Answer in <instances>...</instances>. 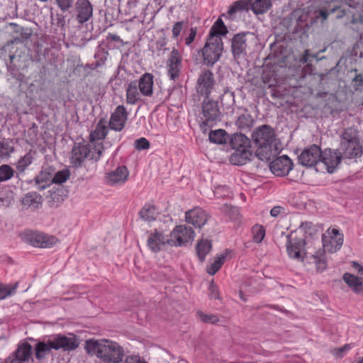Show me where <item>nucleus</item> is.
I'll return each instance as SVG.
<instances>
[{"instance_id":"obj_1","label":"nucleus","mask_w":363,"mask_h":363,"mask_svg":"<svg viewBox=\"0 0 363 363\" xmlns=\"http://www.w3.org/2000/svg\"><path fill=\"white\" fill-rule=\"evenodd\" d=\"M84 349L89 355L96 356L99 363H121L125 356L123 347L107 339H89L85 342Z\"/></svg>"},{"instance_id":"obj_2","label":"nucleus","mask_w":363,"mask_h":363,"mask_svg":"<svg viewBox=\"0 0 363 363\" xmlns=\"http://www.w3.org/2000/svg\"><path fill=\"white\" fill-rule=\"evenodd\" d=\"M227 33V27L219 18L211 28L206 42L201 50L204 65L212 67L220 60L223 50L221 36Z\"/></svg>"},{"instance_id":"obj_3","label":"nucleus","mask_w":363,"mask_h":363,"mask_svg":"<svg viewBox=\"0 0 363 363\" xmlns=\"http://www.w3.org/2000/svg\"><path fill=\"white\" fill-rule=\"evenodd\" d=\"M79 345V340L72 333L65 335L61 333L52 334L43 338L35 345V357L41 361L49 354L52 350L70 352Z\"/></svg>"},{"instance_id":"obj_4","label":"nucleus","mask_w":363,"mask_h":363,"mask_svg":"<svg viewBox=\"0 0 363 363\" xmlns=\"http://www.w3.org/2000/svg\"><path fill=\"white\" fill-rule=\"evenodd\" d=\"M275 131L269 125H262L256 128L252 134V138L257 146L256 150L257 157L262 161H269L273 155L272 148L275 140Z\"/></svg>"},{"instance_id":"obj_5","label":"nucleus","mask_w":363,"mask_h":363,"mask_svg":"<svg viewBox=\"0 0 363 363\" xmlns=\"http://www.w3.org/2000/svg\"><path fill=\"white\" fill-rule=\"evenodd\" d=\"M337 150L342 158L354 159L362 156V147L358 138L357 129L347 128L343 131Z\"/></svg>"},{"instance_id":"obj_6","label":"nucleus","mask_w":363,"mask_h":363,"mask_svg":"<svg viewBox=\"0 0 363 363\" xmlns=\"http://www.w3.org/2000/svg\"><path fill=\"white\" fill-rule=\"evenodd\" d=\"M103 150L101 144L94 147L90 143H75L71 152V163L74 167H79L86 159L97 161L101 157Z\"/></svg>"},{"instance_id":"obj_7","label":"nucleus","mask_w":363,"mask_h":363,"mask_svg":"<svg viewBox=\"0 0 363 363\" xmlns=\"http://www.w3.org/2000/svg\"><path fill=\"white\" fill-rule=\"evenodd\" d=\"M221 113L218 102L216 100L206 98L201 104L200 116V126L203 132L216 125L220 118Z\"/></svg>"},{"instance_id":"obj_8","label":"nucleus","mask_w":363,"mask_h":363,"mask_svg":"<svg viewBox=\"0 0 363 363\" xmlns=\"http://www.w3.org/2000/svg\"><path fill=\"white\" fill-rule=\"evenodd\" d=\"M21 237L24 241L35 247H51L57 240L54 236L33 231L24 232L21 235Z\"/></svg>"},{"instance_id":"obj_9","label":"nucleus","mask_w":363,"mask_h":363,"mask_svg":"<svg viewBox=\"0 0 363 363\" xmlns=\"http://www.w3.org/2000/svg\"><path fill=\"white\" fill-rule=\"evenodd\" d=\"M195 233L191 227L177 225L169 234L170 246L180 247L192 241Z\"/></svg>"},{"instance_id":"obj_10","label":"nucleus","mask_w":363,"mask_h":363,"mask_svg":"<svg viewBox=\"0 0 363 363\" xmlns=\"http://www.w3.org/2000/svg\"><path fill=\"white\" fill-rule=\"evenodd\" d=\"M147 235V246L151 252L157 253L164 250L167 245L170 246L169 235H165L163 232L155 229L153 231H148Z\"/></svg>"},{"instance_id":"obj_11","label":"nucleus","mask_w":363,"mask_h":363,"mask_svg":"<svg viewBox=\"0 0 363 363\" xmlns=\"http://www.w3.org/2000/svg\"><path fill=\"white\" fill-rule=\"evenodd\" d=\"M322 150L320 146L311 145L306 147L298 156V163L306 167H312L320 162Z\"/></svg>"},{"instance_id":"obj_12","label":"nucleus","mask_w":363,"mask_h":363,"mask_svg":"<svg viewBox=\"0 0 363 363\" xmlns=\"http://www.w3.org/2000/svg\"><path fill=\"white\" fill-rule=\"evenodd\" d=\"M216 81L213 73L210 70H204L199 75L196 82V91L206 98H209V95L214 89Z\"/></svg>"},{"instance_id":"obj_13","label":"nucleus","mask_w":363,"mask_h":363,"mask_svg":"<svg viewBox=\"0 0 363 363\" xmlns=\"http://www.w3.org/2000/svg\"><path fill=\"white\" fill-rule=\"evenodd\" d=\"M128 120V112L123 105L118 106L111 113L108 122L110 129L121 132L125 127Z\"/></svg>"},{"instance_id":"obj_14","label":"nucleus","mask_w":363,"mask_h":363,"mask_svg":"<svg viewBox=\"0 0 363 363\" xmlns=\"http://www.w3.org/2000/svg\"><path fill=\"white\" fill-rule=\"evenodd\" d=\"M182 57L178 50L174 48L167 61V74L172 80L179 77L182 69Z\"/></svg>"},{"instance_id":"obj_15","label":"nucleus","mask_w":363,"mask_h":363,"mask_svg":"<svg viewBox=\"0 0 363 363\" xmlns=\"http://www.w3.org/2000/svg\"><path fill=\"white\" fill-rule=\"evenodd\" d=\"M74 13L77 22L81 24L85 23L93 16V6L89 0H76Z\"/></svg>"},{"instance_id":"obj_16","label":"nucleus","mask_w":363,"mask_h":363,"mask_svg":"<svg viewBox=\"0 0 363 363\" xmlns=\"http://www.w3.org/2000/svg\"><path fill=\"white\" fill-rule=\"evenodd\" d=\"M271 172L278 177L287 175L293 168V162L287 155H282L270 163Z\"/></svg>"},{"instance_id":"obj_17","label":"nucleus","mask_w":363,"mask_h":363,"mask_svg":"<svg viewBox=\"0 0 363 363\" xmlns=\"http://www.w3.org/2000/svg\"><path fill=\"white\" fill-rule=\"evenodd\" d=\"M341 160L342 157L337 150L325 149L322 151L320 162L325 166L328 172L333 173L340 165Z\"/></svg>"},{"instance_id":"obj_18","label":"nucleus","mask_w":363,"mask_h":363,"mask_svg":"<svg viewBox=\"0 0 363 363\" xmlns=\"http://www.w3.org/2000/svg\"><path fill=\"white\" fill-rule=\"evenodd\" d=\"M185 219L188 223L200 228L206 223L208 216L202 208H195L186 212Z\"/></svg>"},{"instance_id":"obj_19","label":"nucleus","mask_w":363,"mask_h":363,"mask_svg":"<svg viewBox=\"0 0 363 363\" xmlns=\"http://www.w3.org/2000/svg\"><path fill=\"white\" fill-rule=\"evenodd\" d=\"M246 35L245 33H238L234 35L231 40V50L235 60L246 54Z\"/></svg>"},{"instance_id":"obj_20","label":"nucleus","mask_w":363,"mask_h":363,"mask_svg":"<svg viewBox=\"0 0 363 363\" xmlns=\"http://www.w3.org/2000/svg\"><path fill=\"white\" fill-rule=\"evenodd\" d=\"M128 176L129 172L127 167L125 166H121L114 171L107 174L106 179L107 184L111 186L123 184L128 180Z\"/></svg>"},{"instance_id":"obj_21","label":"nucleus","mask_w":363,"mask_h":363,"mask_svg":"<svg viewBox=\"0 0 363 363\" xmlns=\"http://www.w3.org/2000/svg\"><path fill=\"white\" fill-rule=\"evenodd\" d=\"M139 90L143 96L150 97L153 94L154 76L152 74L145 72L137 80Z\"/></svg>"},{"instance_id":"obj_22","label":"nucleus","mask_w":363,"mask_h":363,"mask_svg":"<svg viewBox=\"0 0 363 363\" xmlns=\"http://www.w3.org/2000/svg\"><path fill=\"white\" fill-rule=\"evenodd\" d=\"M108 128L106 126V122L105 119H101L96 125L95 129L90 133L89 143L92 145V146H96L98 144H102V143L97 142L98 140H101L106 138L108 134ZM103 146V145H101Z\"/></svg>"},{"instance_id":"obj_23","label":"nucleus","mask_w":363,"mask_h":363,"mask_svg":"<svg viewBox=\"0 0 363 363\" xmlns=\"http://www.w3.org/2000/svg\"><path fill=\"white\" fill-rule=\"evenodd\" d=\"M304 240L303 239H288L286 242V250L289 256L291 258L303 260L301 252L304 246Z\"/></svg>"},{"instance_id":"obj_24","label":"nucleus","mask_w":363,"mask_h":363,"mask_svg":"<svg viewBox=\"0 0 363 363\" xmlns=\"http://www.w3.org/2000/svg\"><path fill=\"white\" fill-rule=\"evenodd\" d=\"M138 83L137 80L132 81L129 83L126 89V102L128 104L134 105L142 101L143 94L139 90Z\"/></svg>"},{"instance_id":"obj_25","label":"nucleus","mask_w":363,"mask_h":363,"mask_svg":"<svg viewBox=\"0 0 363 363\" xmlns=\"http://www.w3.org/2000/svg\"><path fill=\"white\" fill-rule=\"evenodd\" d=\"M323 252L328 251L330 253L335 252L337 250L340 249L343 244V235H340L338 238H330L327 237L325 235L322 237Z\"/></svg>"},{"instance_id":"obj_26","label":"nucleus","mask_w":363,"mask_h":363,"mask_svg":"<svg viewBox=\"0 0 363 363\" xmlns=\"http://www.w3.org/2000/svg\"><path fill=\"white\" fill-rule=\"evenodd\" d=\"M251 155L250 149L234 150L230 157V162L235 165H243L250 160Z\"/></svg>"},{"instance_id":"obj_27","label":"nucleus","mask_w":363,"mask_h":363,"mask_svg":"<svg viewBox=\"0 0 363 363\" xmlns=\"http://www.w3.org/2000/svg\"><path fill=\"white\" fill-rule=\"evenodd\" d=\"M235 124L239 130L249 132L254 125V119L247 111H245L244 113L238 117Z\"/></svg>"},{"instance_id":"obj_28","label":"nucleus","mask_w":363,"mask_h":363,"mask_svg":"<svg viewBox=\"0 0 363 363\" xmlns=\"http://www.w3.org/2000/svg\"><path fill=\"white\" fill-rule=\"evenodd\" d=\"M343 280L354 293L362 294L363 291L362 282L359 277L350 273H345Z\"/></svg>"},{"instance_id":"obj_29","label":"nucleus","mask_w":363,"mask_h":363,"mask_svg":"<svg viewBox=\"0 0 363 363\" xmlns=\"http://www.w3.org/2000/svg\"><path fill=\"white\" fill-rule=\"evenodd\" d=\"M230 145L233 150L250 149V141L244 134L236 133L230 139Z\"/></svg>"},{"instance_id":"obj_30","label":"nucleus","mask_w":363,"mask_h":363,"mask_svg":"<svg viewBox=\"0 0 363 363\" xmlns=\"http://www.w3.org/2000/svg\"><path fill=\"white\" fill-rule=\"evenodd\" d=\"M36 188L40 190H44L52 182V175L46 169L42 170L35 178Z\"/></svg>"},{"instance_id":"obj_31","label":"nucleus","mask_w":363,"mask_h":363,"mask_svg":"<svg viewBox=\"0 0 363 363\" xmlns=\"http://www.w3.org/2000/svg\"><path fill=\"white\" fill-rule=\"evenodd\" d=\"M158 211L154 205L145 204L140 211V218L145 221H153L157 218Z\"/></svg>"},{"instance_id":"obj_32","label":"nucleus","mask_w":363,"mask_h":363,"mask_svg":"<svg viewBox=\"0 0 363 363\" xmlns=\"http://www.w3.org/2000/svg\"><path fill=\"white\" fill-rule=\"evenodd\" d=\"M32 354V346L28 343L24 342L19 345L18 348L14 352V356L19 358L23 362H28Z\"/></svg>"},{"instance_id":"obj_33","label":"nucleus","mask_w":363,"mask_h":363,"mask_svg":"<svg viewBox=\"0 0 363 363\" xmlns=\"http://www.w3.org/2000/svg\"><path fill=\"white\" fill-rule=\"evenodd\" d=\"M251 4V0H238L229 7L228 13L229 16H232L238 11H248Z\"/></svg>"},{"instance_id":"obj_34","label":"nucleus","mask_w":363,"mask_h":363,"mask_svg":"<svg viewBox=\"0 0 363 363\" xmlns=\"http://www.w3.org/2000/svg\"><path fill=\"white\" fill-rule=\"evenodd\" d=\"M42 197L36 192H28L22 198L21 203L23 206L30 207L41 203Z\"/></svg>"},{"instance_id":"obj_35","label":"nucleus","mask_w":363,"mask_h":363,"mask_svg":"<svg viewBox=\"0 0 363 363\" xmlns=\"http://www.w3.org/2000/svg\"><path fill=\"white\" fill-rule=\"evenodd\" d=\"M272 6L271 0H255L251 4V9L256 14H261L267 12Z\"/></svg>"},{"instance_id":"obj_36","label":"nucleus","mask_w":363,"mask_h":363,"mask_svg":"<svg viewBox=\"0 0 363 363\" xmlns=\"http://www.w3.org/2000/svg\"><path fill=\"white\" fill-rule=\"evenodd\" d=\"M211 250V243L208 240H201L196 245V253L199 259L203 262L206 255Z\"/></svg>"},{"instance_id":"obj_37","label":"nucleus","mask_w":363,"mask_h":363,"mask_svg":"<svg viewBox=\"0 0 363 363\" xmlns=\"http://www.w3.org/2000/svg\"><path fill=\"white\" fill-rule=\"evenodd\" d=\"M66 196V191L63 188L60 187L56 189L49 191V195L48 197L50 199V202H52L53 203L58 205L64 201Z\"/></svg>"},{"instance_id":"obj_38","label":"nucleus","mask_w":363,"mask_h":363,"mask_svg":"<svg viewBox=\"0 0 363 363\" xmlns=\"http://www.w3.org/2000/svg\"><path fill=\"white\" fill-rule=\"evenodd\" d=\"M208 138L210 142L213 143L223 144L226 142V132L222 129L211 130Z\"/></svg>"},{"instance_id":"obj_39","label":"nucleus","mask_w":363,"mask_h":363,"mask_svg":"<svg viewBox=\"0 0 363 363\" xmlns=\"http://www.w3.org/2000/svg\"><path fill=\"white\" fill-rule=\"evenodd\" d=\"M313 258L314 259V263L316 266V269L318 272H323L327 267V262L325 255V252L322 250H320L315 252L313 255Z\"/></svg>"},{"instance_id":"obj_40","label":"nucleus","mask_w":363,"mask_h":363,"mask_svg":"<svg viewBox=\"0 0 363 363\" xmlns=\"http://www.w3.org/2000/svg\"><path fill=\"white\" fill-rule=\"evenodd\" d=\"M33 157L31 152L26 153L21 157L16 163V170L19 173H23L27 167L33 162Z\"/></svg>"},{"instance_id":"obj_41","label":"nucleus","mask_w":363,"mask_h":363,"mask_svg":"<svg viewBox=\"0 0 363 363\" xmlns=\"http://www.w3.org/2000/svg\"><path fill=\"white\" fill-rule=\"evenodd\" d=\"M226 258L225 254H221L218 257L210 266L207 267L206 272L210 275H214L221 267Z\"/></svg>"},{"instance_id":"obj_42","label":"nucleus","mask_w":363,"mask_h":363,"mask_svg":"<svg viewBox=\"0 0 363 363\" xmlns=\"http://www.w3.org/2000/svg\"><path fill=\"white\" fill-rule=\"evenodd\" d=\"M18 285V282L14 284H4L0 282V299H4L7 296L14 294Z\"/></svg>"},{"instance_id":"obj_43","label":"nucleus","mask_w":363,"mask_h":363,"mask_svg":"<svg viewBox=\"0 0 363 363\" xmlns=\"http://www.w3.org/2000/svg\"><path fill=\"white\" fill-rule=\"evenodd\" d=\"M252 240L256 243H260L265 237V228L261 225H255L252 228Z\"/></svg>"},{"instance_id":"obj_44","label":"nucleus","mask_w":363,"mask_h":363,"mask_svg":"<svg viewBox=\"0 0 363 363\" xmlns=\"http://www.w3.org/2000/svg\"><path fill=\"white\" fill-rule=\"evenodd\" d=\"M328 9L330 13H335V11H340V13L337 16V18H342L345 16L346 12L344 9H342L343 6L342 1L340 0H330L328 2Z\"/></svg>"},{"instance_id":"obj_45","label":"nucleus","mask_w":363,"mask_h":363,"mask_svg":"<svg viewBox=\"0 0 363 363\" xmlns=\"http://www.w3.org/2000/svg\"><path fill=\"white\" fill-rule=\"evenodd\" d=\"M14 170L8 164L0 166V182H5L13 177Z\"/></svg>"},{"instance_id":"obj_46","label":"nucleus","mask_w":363,"mask_h":363,"mask_svg":"<svg viewBox=\"0 0 363 363\" xmlns=\"http://www.w3.org/2000/svg\"><path fill=\"white\" fill-rule=\"evenodd\" d=\"M13 201V192L9 189L0 191V205L3 206H9Z\"/></svg>"},{"instance_id":"obj_47","label":"nucleus","mask_w":363,"mask_h":363,"mask_svg":"<svg viewBox=\"0 0 363 363\" xmlns=\"http://www.w3.org/2000/svg\"><path fill=\"white\" fill-rule=\"evenodd\" d=\"M196 314L203 323L217 324L220 322V318L215 314H206L202 311H198Z\"/></svg>"},{"instance_id":"obj_48","label":"nucleus","mask_w":363,"mask_h":363,"mask_svg":"<svg viewBox=\"0 0 363 363\" xmlns=\"http://www.w3.org/2000/svg\"><path fill=\"white\" fill-rule=\"evenodd\" d=\"M69 177V172L67 169L59 171L52 177V183L62 184L65 182Z\"/></svg>"},{"instance_id":"obj_49","label":"nucleus","mask_w":363,"mask_h":363,"mask_svg":"<svg viewBox=\"0 0 363 363\" xmlns=\"http://www.w3.org/2000/svg\"><path fill=\"white\" fill-rule=\"evenodd\" d=\"M325 51V48H324L323 50H321L320 52H318L317 53L311 54L309 50H306L304 51L303 55L300 59V62L304 64V63H307L308 62H311V58H314V59L317 60L318 61L320 60L323 57H319V53L320 52H323Z\"/></svg>"},{"instance_id":"obj_50","label":"nucleus","mask_w":363,"mask_h":363,"mask_svg":"<svg viewBox=\"0 0 363 363\" xmlns=\"http://www.w3.org/2000/svg\"><path fill=\"white\" fill-rule=\"evenodd\" d=\"M74 0H55L57 6L61 11L65 12L72 8Z\"/></svg>"},{"instance_id":"obj_51","label":"nucleus","mask_w":363,"mask_h":363,"mask_svg":"<svg viewBox=\"0 0 363 363\" xmlns=\"http://www.w3.org/2000/svg\"><path fill=\"white\" fill-rule=\"evenodd\" d=\"M150 145V142L145 138H140L135 141V148L138 150H147Z\"/></svg>"},{"instance_id":"obj_52","label":"nucleus","mask_w":363,"mask_h":363,"mask_svg":"<svg viewBox=\"0 0 363 363\" xmlns=\"http://www.w3.org/2000/svg\"><path fill=\"white\" fill-rule=\"evenodd\" d=\"M184 23V21H178L174 24L172 28V36L174 38H177L180 35Z\"/></svg>"},{"instance_id":"obj_53","label":"nucleus","mask_w":363,"mask_h":363,"mask_svg":"<svg viewBox=\"0 0 363 363\" xmlns=\"http://www.w3.org/2000/svg\"><path fill=\"white\" fill-rule=\"evenodd\" d=\"M209 297L211 299L215 300L220 298L218 286L215 285L213 282L209 286Z\"/></svg>"},{"instance_id":"obj_54","label":"nucleus","mask_w":363,"mask_h":363,"mask_svg":"<svg viewBox=\"0 0 363 363\" xmlns=\"http://www.w3.org/2000/svg\"><path fill=\"white\" fill-rule=\"evenodd\" d=\"M196 28H191L188 37L185 38V44L187 46L191 45V44L194 42L196 35Z\"/></svg>"},{"instance_id":"obj_55","label":"nucleus","mask_w":363,"mask_h":363,"mask_svg":"<svg viewBox=\"0 0 363 363\" xmlns=\"http://www.w3.org/2000/svg\"><path fill=\"white\" fill-rule=\"evenodd\" d=\"M353 81L354 82V86L357 90L363 89V74H357Z\"/></svg>"},{"instance_id":"obj_56","label":"nucleus","mask_w":363,"mask_h":363,"mask_svg":"<svg viewBox=\"0 0 363 363\" xmlns=\"http://www.w3.org/2000/svg\"><path fill=\"white\" fill-rule=\"evenodd\" d=\"M313 227V224L311 222H304L302 223L299 227L300 230L303 231L306 234L312 235V232H311V228Z\"/></svg>"},{"instance_id":"obj_57","label":"nucleus","mask_w":363,"mask_h":363,"mask_svg":"<svg viewBox=\"0 0 363 363\" xmlns=\"http://www.w3.org/2000/svg\"><path fill=\"white\" fill-rule=\"evenodd\" d=\"M123 363H147L145 360H142L138 356H128Z\"/></svg>"},{"instance_id":"obj_58","label":"nucleus","mask_w":363,"mask_h":363,"mask_svg":"<svg viewBox=\"0 0 363 363\" xmlns=\"http://www.w3.org/2000/svg\"><path fill=\"white\" fill-rule=\"evenodd\" d=\"M167 43V40L165 38L159 39L158 40H157V42L155 43L157 50L159 51L165 50L164 48H165Z\"/></svg>"},{"instance_id":"obj_59","label":"nucleus","mask_w":363,"mask_h":363,"mask_svg":"<svg viewBox=\"0 0 363 363\" xmlns=\"http://www.w3.org/2000/svg\"><path fill=\"white\" fill-rule=\"evenodd\" d=\"M331 13L330 12V10L328 9V10H320L318 15L315 16V18L318 20V18H321L322 21L326 20L328 17V15Z\"/></svg>"},{"instance_id":"obj_60","label":"nucleus","mask_w":363,"mask_h":363,"mask_svg":"<svg viewBox=\"0 0 363 363\" xmlns=\"http://www.w3.org/2000/svg\"><path fill=\"white\" fill-rule=\"evenodd\" d=\"M350 23L352 24L360 23V24L363 25V13H359L357 16H356L355 15H353V16L350 21Z\"/></svg>"},{"instance_id":"obj_61","label":"nucleus","mask_w":363,"mask_h":363,"mask_svg":"<svg viewBox=\"0 0 363 363\" xmlns=\"http://www.w3.org/2000/svg\"><path fill=\"white\" fill-rule=\"evenodd\" d=\"M282 209L283 208L281 206H274L271 209L270 215L272 217H277L279 215Z\"/></svg>"},{"instance_id":"obj_62","label":"nucleus","mask_w":363,"mask_h":363,"mask_svg":"<svg viewBox=\"0 0 363 363\" xmlns=\"http://www.w3.org/2000/svg\"><path fill=\"white\" fill-rule=\"evenodd\" d=\"M328 233L330 235L328 237L334 238H338L340 235H343L342 234H341L340 233L339 230L335 229V228H333L330 232L328 230Z\"/></svg>"},{"instance_id":"obj_63","label":"nucleus","mask_w":363,"mask_h":363,"mask_svg":"<svg viewBox=\"0 0 363 363\" xmlns=\"http://www.w3.org/2000/svg\"><path fill=\"white\" fill-rule=\"evenodd\" d=\"M224 191L225 192H226L227 194L228 193V189L227 188V186H219L218 187L216 191H214V194L215 195L217 196V197H220V196H223V195H219V191ZM223 196H225V194H223Z\"/></svg>"},{"instance_id":"obj_64","label":"nucleus","mask_w":363,"mask_h":363,"mask_svg":"<svg viewBox=\"0 0 363 363\" xmlns=\"http://www.w3.org/2000/svg\"><path fill=\"white\" fill-rule=\"evenodd\" d=\"M352 348V344H346L343 347L338 348V352L340 353L347 352L349 350H350Z\"/></svg>"}]
</instances>
